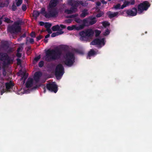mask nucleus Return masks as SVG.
Here are the masks:
<instances>
[{"label": "nucleus", "mask_w": 152, "mask_h": 152, "mask_svg": "<svg viewBox=\"0 0 152 152\" xmlns=\"http://www.w3.org/2000/svg\"><path fill=\"white\" fill-rule=\"evenodd\" d=\"M52 29L53 31H61V30H60V27L58 25H56L53 26L52 28Z\"/></svg>", "instance_id": "nucleus-28"}, {"label": "nucleus", "mask_w": 152, "mask_h": 152, "mask_svg": "<svg viewBox=\"0 0 152 152\" xmlns=\"http://www.w3.org/2000/svg\"><path fill=\"white\" fill-rule=\"evenodd\" d=\"M16 56L17 57L20 58L21 56V54L19 53H17L16 54Z\"/></svg>", "instance_id": "nucleus-53"}, {"label": "nucleus", "mask_w": 152, "mask_h": 152, "mask_svg": "<svg viewBox=\"0 0 152 152\" xmlns=\"http://www.w3.org/2000/svg\"><path fill=\"white\" fill-rule=\"evenodd\" d=\"M16 5L18 7L20 6L23 3V0H15Z\"/></svg>", "instance_id": "nucleus-32"}, {"label": "nucleus", "mask_w": 152, "mask_h": 152, "mask_svg": "<svg viewBox=\"0 0 152 152\" xmlns=\"http://www.w3.org/2000/svg\"><path fill=\"white\" fill-rule=\"evenodd\" d=\"M102 25L104 27H106L110 25V23L106 21H104L102 23Z\"/></svg>", "instance_id": "nucleus-35"}, {"label": "nucleus", "mask_w": 152, "mask_h": 152, "mask_svg": "<svg viewBox=\"0 0 152 152\" xmlns=\"http://www.w3.org/2000/svg\"><path fill=\"white\" fill-rule=\"evenodd\" d=\"M0 61L3 62V68H5L13 63L12 59L8 55L3 52H0Z\"/></svg>", "instance_id": "nucleus-2"}, {"label": "nucleus", "mask_w": 152, "mask_h": 152, "mask_svg": "<svg viewBox=\"0 0 152 152\" xmlns=\"http://www.w3.org/2000/svg\"><path fill=\"white\" fill-rule=\"evenodd\" d=\"M88 19H89L88 25H93L95 24L97 20H96V18L92 16H90L88 17Z\"/></svg>", "instance_id": "nucleus-18"}, {"label": "nucleus", "mask_w": 152, "mask_h": 152, "mask_svg": "<svg viewBox=\"0 0 152 152\" xmlns=\"http://www.w3.org/2000/svg\"><path fill=\"white\" fill-rule=\"evenodd\" d=\"M61 27L62 28H66V26L65 25H64L62 24H61L60 25V27Z\"/></svg>", "instance_id": "nucleus-58"}, {"label": "nucleus", "mask_w": 152, "mask_h": 152, "mask_svg": "<svg viewBox=\"0 0 152 152\" xmlns=\"http://www.w3.org/2000/svg\"><path fill=\"white\" fill-rule=\"evenodd\" d=\"M118 14V12H116L114 13L110 12L108 14V17L110 18H113L116 16Z\"/></svg>", "instance_id": "nucleus-29"}, {"label": "nucleus", "mask_w": 152, "mask_h": 152, "mask_svg": "<svg viewBox=\"0 0 152 152\" xmlns=\"http://www.w3.org/2000/svg\"><path fill=\"white\" fill-rule=\"evenodd\" d=\"M78 14H75L67 16L66 18H75V17L78 16Z\"/></svg>", "instance_id": "nucleus-36"}, {"label": "nucleus", "mask_w": 152, "mask_h": 152, "mask_svg": "<svg viewBox=\"0 0 152 152\" xmlns=\"http://www.w3.org/2000/svg\"><path fill=\"white\" fill-rule=\"evenodd\" d=\"M96 54L95 52L93 49H91L88 52V56L87 57V58L90 59V57L91 56L94 55Z\"/></svg>", "instance_id": "nucleus-27"}, {"label": "nucleus", "mask_w": 152, "mask_h": 152, "mask_svg": "<svg viewBox=\"0 0 152 152\" xmlns=\"http://www.w3.org/2000/svg\"><path fill=\"white\" fill-rule=\"evenodd\" d=\"M22 9L23 11H26L27 9L26 5L25 4H23L22 7Z\"/></svg>", "instance_id": "nucleus-47"}, {"label": "nucleus", "mask_w": 152, "mask_h": 152, "mask_svg": "<svg viewBox=\"0 0 152 152\" xmlns=\"http://www.w3.org/2000/svg\"><path fill=\"white\" fill-rule=\"evenodd\" d=\"M70 0H68V4L71 6V7L70 8V9H66L64 11L65 13L68 14H70L73 13V12H75L77 10V9L75 7L74 5L73 4V3H71V4L70 3Z\"/></svg>", "instance_id": "nucleus-9"}, {"label": "nucleus", "mask_w": 152, "mask_h": 152, "mask_svg": "<svg viewBox=\"0 0 152 152\" xmlns=\"http://www.w3.org/2000/svg\"><path fill=\"white\" fill-rule=\"evenodd\" d=\"M4 69L3 71V74L4 76H5L6 75V72L4 68Z\"/></svg>", "instance_id": "nucleus-59"}, {"label": "nucleus", "mask_w": 152, "mask_h": 152, "mask_svg": "<svg viewBox=\"0 0 152 152\" xmlns=\"http://www.w3.org/2000/svg\"><path fill=\"white\" fill-rule=\"evenodd\" d=\"M64 63L67 66L70 67L75 62V57L74 54L70 52L67 53L64 56Z\"/></svg>", "instance_id": "nucleus-3"}, {"label": "nucleus", "mask_w": 152, "mask_h": 152, "mask_svg": "<svg viewBox=\"0 0 152 152\" xmlns=\"http://www.w3.org/2000/svg\"><path fill=\"white\" fill-rule=\"evenodd\" d=\"M104 38L101 39L96 38L94 39L90 43V45H100L102 44L104 45L105 44L104 42Z\"/></svg>", "instance_id": "nucleus-10"}, {"label": "nucleus", "mask_w": 152, "mask_h": 152, "mask_svg": "<svg viewBox=\"0 0 152 152\" xmlns=\"http://www.w3.org/2000/svg\"><path fill=\"white\" fill-rule=\"evenodd\" d=\"M33 83V80L32 78H29L26 83V87L27 88H30L32 87Z\"/></svg>", "instance_id": "nucleus-16"}, {"label": "nucleus", "mask_w": 152, "mask_h": 152, "mask_svg": "<svg viewBox=\"0 0 152 152\" xmlns=\"http://www.w3.org/2000/svg\"><path fill=\"white\" fill-rule=\"evenodd\" d=\"M104 14V13L103 12H100L99 13H98L96 15V17L97 18H100Z\"/></svg>", "instance_id": "nucleus-48"}, {"label": "nucleus", "mask_w": 152, "mask_h": 152, "mask_svg": "<svg viewBox=\"0 0 152 152\" xmlns=\"http://www.w3.org/2000/svg\"><path fill=\"white\" fill-rule=\"evenodd\" d=\"M95 36L96 37H98L101 33V31L98 30H95Z\"/></svg>", "instance_id": "nucleus-34"}, {"label": "nucleus", "mask_w": 152, "mask_h": 152, "mask_svg": "<svg viewBox=\"0 0 152 152\" xmlns=\"http://www.w3.org/2000/svg\"><path fill=\"white\" fill-rule=\"evenodd\" d=\"M120 6V4H118L114 6V7L116 9H121Z\"/></svg>", "instance_id": "nucleus-46"}, {"label": "nucleus", "mask_w": 152, "mask_h": 152, "mask_svg": "<svg viewBox=\"0 0 152 152\" xmlns=\"http://www.w3.org/2000/svg\"><path fill=\"white\" fill-rule=\"evenodd\" d=\"M88 10L87 9H85L82 11V13L80 15L81 18H84L88 15Z\"/></svg>", "instance_id": "nucleus-21"}, {"label": "nucleus", "mask_w": 152, "mask_h": 152, "mask_svg": "<svg viewBox=\"0 0 152 152\" xmlns=\"http://www.w3.org/2000/svg\"><path fill=\"white\" fill-rule=\"evenodd\" d=\"M127 6V4L126 3V1H125L124 3V4L121 6V9H122Z\"/></svg>", "instance_id": "nucleus-37"}, {"label": "nucleus", "mask_w": 152, "mask_h": 152, "mask_svg": "<svg viewBox=\"0 0 152 152\" xmlns=\"http://www.w3.org/2000/svg\"><path fill=\"white\" fill-rule=\"evenodd\" d=\"M71 1L70 2V4L72 3L75 7L77 10V7L79 6V5L81 4L83 6H85V4L82 1H76L75 0H70Z\"/></svg>", "instance_id": "nucleus-15"}, {"label": "nucleus", "mask_w": 152, "mask_h": 152, "mask_svg": "<svg viewBox=\"0 0 152 152\" xmlns=\"http://www.w3.org/2000/svg\"><path fill=\"white\" fill-rule=\"evenodd\" d=\"M39 24L40 26H44L46 28L45 30H42V31L43 32L45 31H48V22L45 23L42 21H40L39 23Z\"/></svg>", "instance_id": "nucleus-26"}, {"label": "nucleus", "mask_w": 152, "mask_h": 152, "mask_svg": "<svg viewBox=\"0 0 152 152\" xmlns=\"http://www.w3.org/2000/svg\"><path fill=\"white\" fill-rule=\"evenodd\" d=\"M110 33V31L108 28H107L104 32L103 33V34L105 36H107Z\"/></svg>", "instance_id": "nucleus-33"}, {"label": "nucleus", "mask_w": 152, "mask_h": 152, "mask_svg": "<svg viewBox=\"0 0 152 152\" xmlns=\"http://www.w3.org/2000/svg\"><path fill=\"white\" fill-rule=\"evenodd\" d=\"M58 3V0H51L49 4V7L50 8L56 7Z\"/></svg>", "instance_id": "nucleus-17"}, {"label": "nucleus", "mask_w": 152, "mask_h": 152, "mask_svg": "<svg viewBox=\"0 0 152 152\" xmlns=\"http://www.w3.org/2000/svg\"><path fill=\"white\" fill-rule=\"evenodd\" d=\"M31 49V47H28L27 48V51H28L30 50Z\"/></svg>", "instance_id": "nucleus-64"}, {"label": "nucleus", "mask_w": 152, "mask_h": 152, "mask_svg": "<svg viewBox=\"0 0 152 152\" xmlns=\"http://www.w3.org/2000/svg\"><path fill=\"white\" fill-rule=\"evenodd\" d=\"M101 2L103 4H105L107 3V2L105 1L104 0H102L101 1Z\"/></svg>", "instance_id": "nucleus-60"}, {"label": "nucleus", "mask_w": 152, "mask_h": 152, "mask_svg": "<svg viewBox=\"0 0 152 152\" xmlns=\"http://www.w3.org/2000/svg\"><path fill=\"white\" fill-rule=\"evenodd\" d=\"M44 62L42 61H40L39 63V66L40 67H42L44 65Z\"/></svg>", "instance_id": "nucleus-45"}, {"label": "nucleus", "mask_w": 152, "mask_h": 152, "mask_svg": "<svg viewBox=\"0 0 152 152\" xmlns=\"http://www.w3.org/2000/svg\"><path fill=\"white\" fill-rule=\"evenodd\" d=\"M40 12L37 10H34L33 11L32 15L35 20H37V18L39 16Z\"/></svg>", "instance_id": "nucleus-23"}, {"label": "nucleus", "mask_w": 152, "mask_h": 152, "mask_svg": "<svg viewBox=\"0 0 152 152\" xmlns=\"http://www.w3.org/2000/svg\"><path fill=\"white\" fill-rule=\"evenodd\" d=\"M42 37L41 36H40L37 37V41H38L41 39Z\"/></svg>", "instance_id": "nucleus-54"}, {"label": "nucleus", "mask_w": 152, "mask_h": 152, "mask_svg": "<svg viewBox=\"0 0 152 152\" xmlns=\"http://www.w3.org/2000/svg\"><path fill=\"white\" fill-rule=\"evenodd\" d=\"M48 38V34L45 36V38L46 39L44 40V42L45 43H47L48 42V39H46Z\"/></svg>", "instance_id": "nucleus-55"}, {"label": "nucleus", "mask_w": 152, "mask_h": 152, "mask_svg": "<svg viewBox=\"0 0 152 152\" xmlns=\"http://www.w3.org/2000/svg\"><path fill=\"white\" fill-rule=\"evenodd\" d=\"M96 5L97 6H100L101 4V3L100 2H97L96 3Z\"/></svg>", "instance_id": "nucleus-62"}, {"label": "nucleus", "mask_w": 152, "mask_h": 152, "mask_svg": "<svg viewBox=\"0 0 152 152\" xmlns=\"http://www.w3.org/2000/svg\"><path fill=\"white\" fill-rule=\"evenodd\" d=\"M67 29L70 31H71L74 29H75L77 31L80 30L79 26H77L76 25H73L71 26H68L67 27Z\"/></svg>", "instance_id": "nucleus-20"}, {"label": "nucleus", "mask_w": 152, "mask_h": 152, "mask_svg": "<svg viewBox=\"0 0 152 152\" xmlns=\"http://www.w3.org/2000/svg\"><path fill=\"white\" fill-rule=\"evenodd\" d=\"M48 83H46V86H43V87H42L43 88V92L44 93H45L46 92V88H47L48 89Z\"/></svg>", "instance_id": "nucleus-44"}, {"label": "nucleus", "mask_w": 152, "mask_h": 152, "mask_svg": "<svg viewBox=\"0 0 152 152\" xmlns=\"http://www.w3.org/2000/svg\"><path fill=\"white\" fill-rule=\"evenodd\" d=\"M14 86V84L11 81L9 82H7L5 83L6 88L7 90L11 88Z\"/></svg>", "instance_id": "nucleus-22"}, {"label": "nucleus", "mask_w": 152, "mask_h": 152, "mask_svg": "<svg viewBox=\"0 0 152 152\" xmlns=\"http://www.w3.org/2000/svg\"><path fill=\"white\" fill-rule=\"evenodd\" d=\"M10 3V0H4V1L0 2V7H7Z\"/></svg>", "instance_id": "nucleus-19"}, {"label": "nucleus", "mask_w": 152, "mask_h": 152, "mask_svg": "<svg viewBox=\"0 0 152 152\" xmlns=\"http://www.w3.org/2000/svg\"><path fill=\"white\" fill-rule=\"evenodd\" d=\"M42 75V73L40 71H37L35 73L34 79L36 83H37L39 81L40 77Z\"/></svg>", "instance_id": "nucleus-13"}, {"label": "nucleus", "mask_w": 152, "mask_h": 152, "mask_svg": "<svg viewBox=\"0 0 152 152\" xmlns=\"http://www.w3.org/2000/svg\"><path fill=\"white\" fill-rule=\"evenodd\" d=\"M62 54V51L58 48L50 50L48 49V56H50L53 60H58L59 59Z\"/></svg>", "instance_id": "nucleus-4"}, {"label": "nucleus", "mask_w": 152, "mask_h": 152, "mask_svg": "<svg viewBox=\"0 0 152 152\" xmlns=\"http://www.w3.org/2000/svg\"><path fill=\"white\" fill-rule=\"evenodd\" d=\"M39 87V86L37 85H36L35 86L33 87L32 88V89L34 90L37 89Z\"/></svg>", "instance_id": "nucleus-57"}, {"label": "nucleus", "mask_w": 152, "mask_h": 152, "mask_svg": "<svg viewBox=\"0 0 152 152\" xmlns=\"http://www.w3.org/2000/svg\"><path fill=\"white\" fill-rule=\"evenodd\" d=\"M150 6L151 4L148 1H144L143 2L140 3L137 6L138 13H141L144 11L147 10Z\"/></svg>", "instance_id": "nucleus-7"}, {"label": "nucleus", "mask_w": 152, "mask_h": 152, "mask_svg": "<svg viewBox=\"0 0 152 152\" xmlns=\"http://www.w3.org/2000/svg\"><path fill=\"white\" fill-rule=\"evenodd\" d=\"M48 90L51 92L56 93L58 90V86L55 82H48Z\"/></svg>", "instance_id": "nucleus-8"}, {"label": "nucleus", "mask_w": 152, "mask_h": 152, "mask_svg": "<svg viewBox=\"0 0 152 152\" xmlns=\"http://www.w3.org/2000/svg\"><path fill=\"white\" fill-rule=\"evenodd\" d=\"M11 8L12 9V11H15L17 9V7L15 5V3H13L12 6L11 7Z\"/></svg>", "instance_id": "nucleus-40"}, {"label": "nucleus", "mask_w": 152, "mask_h": 152, "mask_svg": "<svg viewBox=\"0 0 152 152\" xmlns=\"http://www.w3.org/2000/svg\"><path fill=\"white\" fill-rule=\"evenodd\" d=\"M45 56L44 57L45 60L46 61H48V49H46L45 50Z\"/></svg>", "instance_id": "nucleus-42"}, {"label": "nucleus", "mask_w": 152, "mask_h": 152, "mask_svg": "<svg viewBox=\"0 0 152 152\" xmlns=\"http://www.w3.org/2000/svg\"><path fill=\"white\" fill-rule=\"evenodd\" d=\"M137 10L136 8L133 7L131 9L126 10V13L128 16H134L137 15Z\"/></svg>", "instance_id": "nucleus-12"}, {"label": "nucleus", "mask_w": 152, "mask_h": 152, "mask_svg": "<svg viewBox=\"0 0 152 152\" xmlns=\"http://www.w3.org/2000/svg\"><path fill=\"white\" fill-rule=\"evenodd\" d=\"M94 34V31L91 29H85L80 32V39L81 41H86L88 38L92 36Z\"/></svg>", "instance_id": "nucleus-5"}, {"label": "nucleus", "mask_w": 152, "mask_h": 152, "mask_svg": "<svg viewBox=\"0 0 152 152\" xmlns=\"http://www.w3.org/2000/svg\"><path fill=\"white\" fill-rule=\"evenodd\" d=\"M64 68L61 64H58L55 70H49L48 69V78L53 77L55 76L56 79L60 80L64 73Z\"/></svg>", "instance_id": "nucleus-1"}, {"label": "nucleus", "mask_w": 152, "mask_h": 152, "mask_svg": "<svg viewBox=\"0 0 152 152\" xmlns=\"http://www.w3.org/2000/svg\"><path fill=\"white\" fill-rule=\"evenodd\" d=\"M48 83H46V86H43V87H42L43 88V92L44 93H45L46 92V88H47L48 89Z\"/></svg>", "instance_id": "nucleus-43"}, {"label": "nucleus", "mask_w": 152, "mask_h": 152, "mask_svg": "<svg viewBox=\"0 0 152 152\" xmlns=\"http://www.w3.org/2000/svg\"><path fill=\"white\" fill-rule=\"evenodd\" d=\"M40 58V55H39L35 57L34 58L33 62H34V61H35L36 62H37Z\"/></svg>", "instance_id": "nucleus-41"}, {"label": "nucleus", "mask_w": 152, "mask_h": 152, "mask_svg": "<svg viewBox=\"0 0 152 152\" xmlns=\"http://www.w3.org/2000/svg\"><path fill=\"white\" fill-rule=\"evenodd\" d=\"M65 21L66 23H71L72 21V20L71 19H68L67 20H65Z\"/></svg>", "instance_id": "nucleus-51"}, {"label": "nucleus", "mask_w": 152, "mask_h": 152, "mask_svg": "<svg viewBox=\"0 0 152 152\" xmlns=\"http://www.w3.org/2000/svg\"><path fill=\"white\" fill-rule=\"evenodd\" d=\"M26 33H24L20 37H21V38L23 37L24 38L26 37Z\"/></svg>", "instance_id": "nucleus-61"}, {"label": "nucleus", "mask_w": 152, "mask_h": 152, "mask_svg": "<svg viewBox=\"0 0 152 152\" xmlns=\"http://www.w3.org/2000/svg\"><path fill=\"white\" fill-rule=\"evenodd\" d=\"M51 8L50 10H48V18L55 17L58 13L56 9L52 8Z\"/></svg>", "instance_id": "nucleus-11"}, {"label": "nucleus", "mask_w": 152, "mask_h": 152, "mask_svg": "<svg viewBox=\"0 0 152 152\" xmlns=\"http://www.w3.org/2000/svg\"><path fill=\"white\" fill-rule=\"evenodd\" d=\"M4 21L7 23H10L12 22L9 18L6 17L4 18Z\"/></svg>", "instance_id": "nucleus-39"}, {"label": "nucleus", "mask_w": 152, "mask_h": 152, "mask_svg": "<svg viewBox=\"0 0 152 152\" xmlns=\"http://www.w3.org/2000/svg\"><path fill=\"white\" fill-rule=\"evenodd\" d=\"M51 25H52L51 23H48V28H50L51 26Z\"/></svg>", "instance_id": "nucleus-63"}, {"label": "nucleus", "mask_w": 152, "mask_h": 152, "mask_svg": "<svg viewBox=\"0 0 152 152\" xmlns=\"http://www.w3.org/2000/svg\"><path fill=\"white\" fill-rule=\"evenodd\" d=\"M29 42L33 44L34 42V39L33 38H30L29 39Z\"/></svg>", "instance_id": "nucleus-52"}, {"label": "nucleus", "mask_w": 152, "mask_h": 152, "mask_svg": "<svg viewBox=\"0 0 152 152\" xmlns=\"http://www.w3.org/2000/svg\"><path fill=\"white\" fill-rule=\"evenodd\" d=\"M52 33V31L51 29L50 28H48V33L49 34H48V37L50 36L49 34H51Z\"/></svg>", "instance_id": "nucleus-56"}, {"label": "nucleus", "mask_w": 152, "mask_h": 152, "mask_svg": "<svg viewBox=\"0 0 152 152\" xmlns=\"http://www.w3.org/2000/svg\"><path fill=\"white\" fill-rule=\"evenodd\" d=\"M30 36L31 37H35V34L34 32H32Z\"/></svg>", "instance_id": "nucleus-50"}, {"label": "nucleus", "mask_w": 152, "mask_h": 152, "mask_svg": "<svg viewBox=\"0 0 152 152\" xmlns=\"http://www.w3.org/2000/svg\"><path fill=\"white\" fill-rule=\"evenodd\" d=\"M64 32L61 31H59L53 33L51 35V37H55L56 36L63 34Z\"/></svg>", "instance_id": "nucleus-25"}, {"label": "nucleus", "mask_w": 152, "mask_h": 152, "mask_svg": "<svg viewBox=\"0 0 152 152\" xmlns=\"http://www.w3.org/2000/svg\"><path fill=\"white\" fill-rule=\"evenodd\" d=\"M17 61V64L18 65H19L21 64V60L19 58H17L16 59Z\"/></svg>", "instance_id": "nucleus-49"}, {"label": "nucleus", "mask_w": 152, "mask_h": 152, "mask_svg": "<svg viewBox=\"0 0 152 152\" xmlns=\"http://www.w3.org/2000/svg\"><path fill=\"white\" fill-rule=\"evenodd\" d=\"M40 12V14L44 15L46 18H48V12L45 11V8H42Z\"/></svg>", "instance_id": "nucleus-24"}, {"label": "nucleus", "mask_w": 152, "mask_h": 152, "mask_svg": "<svg viewBox=\"0 0 152 152\" xmlns=\"http://www.w3.org/2000/svg\"><path fill=\"white\" fill-rule=\"evenodd\" d=\"M28 76V74H25V73H24L23 77H22L20 78L21 80H23V84H24L25 83V81H26V80Z\"/></svg>", "instance_id": "nucleus-31"}, {"label": "nucleus", "mask_w": 152, "mask_h": 152, "mask_svg": "<svg viewBox=\"0 0 152 152\" xmlns=\"http://www.w3.org/2000/svg\"><path fill=\"white\" fill-rule=\"evenodd\" d=\"M74 20L77 23H81L82 22V20L79 18H76Z\"/></svg>", "instance_id": "nucleus-38"}, {"label": "nucleus", "mask_w": 152, "mask_h": 152, "mask_svg": "<svg viewBox=\"0 0 152 152\" xmlns=\"http://www.w3.org/2000/svg\"><path fill=\"white\" fill-rule=\"evenodd\" d=\"M21 24V22L20 21L15 22L13 25L8 27L7 30L11 33H16L20 32L21 28L19 25Z\"/></svg>", "instance_id": "nucleus-6"}, {"label": "nucleus", "mask_w": 152, "mask_h": 152, "mask_svg": "<svg viewBox=\"0 0 152 152\" xmlns=\"http://www.w3.org/2000/svg\"><path fill=\"white\" fill-rule=\"evenodd\" d=\"M89 20V19H88V18H85L82 20V22L83 23L79 26L80 30L83 29L85 26H88L89 25H88Z\"/></svg>", "instance_id": "nucleus-14"}, {"label": "nucleus", "mask_w": 152, "mask_h": 152, "mask_svg": "<svg viewBox=\"0 0 152 152\" xmlns=\"http://www.w3.org/2000/svg\"><path fill=\"white\" fill-rule=\"evenodd\" d=\"M127 4L128 6L129 5H134L135 4V1L134 0H131L129 1H125Z\"/></svg>", "instance_id": "nucleus-30"}]
</instances>
